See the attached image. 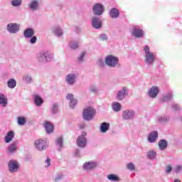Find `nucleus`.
Returning a JSON list of instances; mask_svg holds the SVG:
<instances>
[{
  "mask_svg": "<svg viewBox=\"0 0 182 182\" xmlns=\"http://www.w3.org/2000/svg\"><path fill=\"white\" fill-rule=\"evenodd\" d=\"M39 63H48L53 60V53L48 50L41 51L36 55Z\"/></svg>",
  "mask_w": 182,
  "mask_h": 182,
  "instance_id": "obj_1",
  "label": "nucleus"
},
{
  "mask_svg": "<svg viewBox=\"0 0 182 182\" xmlns=\"http://www.w3.org/2000/svg\"><path fill=\"white\" fill-rule=\"evenodd\" d=\"M144 50L145 52V63L146 65H153L156 59L154 53L150 52V48L148 46H144Z\"/></svg>",
  "mask_w": 182,
  "mask_h": 182,
  "instance_id": "obj_2",
  "label": "nucleus"
},
{
  "mask_svg": "<svg viewBox=\"0 0 182 182\" xmlns=\"http://www.w3.org/2000/svg\"><path fill=\"white\" fill-rule=\"evenodd\" d=\"M105 62L108 68H116L119 65V58L109 55L105 57Z\"/></svg>",
  "mask_w": 182,
  "mask_h": 182,
  "instance_id": "obj_3",
  "label": "nucleus"
},
{
  "mask_svg": "<svg viewBox=\"0 0 182 182\" xmlns=\"http://www.w3.org/2000/svg\"><path fill=\"white\" fill-rule=\"evenodd\" d=\"M95 113H96V110H95L93 107H87L83 111L82 117L84 120L89 122L92 120V119H93V116H95Z\"/></svg>",
  "mask_w": 182,
  "mask_h": 182,
  "instance_id": "obj_4",
  "label": "nucleus"
},
{
  "mask_svg": "<svg viewBox=\"0 0 182 182\" xmlns=\"http://www.w3.org/2000/svg\"><path fill=\"white\" fill-rule=\"evenodd\" d=\"M99 166V163L95 161H87L83 164L82 168L84 171L89 173V171H93Z\"/></svg>",
  "mask_w": 182,
  "mask_h": 182,
  "instance_id": "obj_5",
  "label": "nucleus"
},
{
  "mask_svg": "<svg viewBox=\"0 0 182 182\" xmlns=\"http://www.w3.org/2000/svg\"><path fill=\"white\" fill-rule=\"evenodd\" d=\"M134 116H136V112L133 109H127L122 112V117L124 120H133L134 119Z\"/></svg>",
  "mask_w": 182,
  "mask_h": 182,
  "instance_id": "obj_6",
  "label": "nucleus"
},
{
  "mask_svg": "<svg viewBox=\"0 0 182 182\" xmlns=\"http://www.w3.org/2000/svg\"><path fill=\"white\" fill-rule=\"evenodd\" d=\"M34 146L36 150L42 151V150H46V147H48V141L45 139H39L35 141Z\"/></svg>",
  "mask_w": 182,
  "mask_h": 182,
  "instance_id": "obj_7",
  "label": "nucleus"
},
{
  "mask_svg": "<svg viewBox=\"0 0 182 182\" xmlns=\"http://www.w3.org/2000/svg\"><path fill=\"white\" fill-rule=\"evenodd\" d=\"M9 173H18L19 171V163L16 160L11 159L8 163Z\"/></svg>",
  "mask_w": 182,
  "mask_h": 182,
  "instance_id": "obj_8",
  "label": "nucleus"
},
{
  "mask_svg": "<svg viewBox=\"0 0 182 182\" xmlns=\"http://www.w3.org/2000/svg\"><path fill=\"white\" fill-rule=\"evenodd\" d=\"M65 80L68 86H73L76 83V80H77V74L75 73H69L65 76Z\"/></svg>",
  "mask_w": 182,
  "mask_h": 182,
  "instance_id": "obj_9",
  "label": "nucleus"
},
{
  "mask_svg": "<svg viewBox=\"0 0 182 182\" xmlns=\"http://www.w3.org/2000/svg\"><path fill=\"white\" fill-rule=\"evenodd\" d=\"M20 28L21 25L16 23H10L6 26V31L7 32H9V33H12L13 35H15L16 33H18V32H19Z\"/></svg>",
  "mask_w": 182,
  "mask_h": 182,
  "instance_id": "obj_10",
  "label": "nucleus"
},
{
  "mask_svg": "<svg viewBox=\"0 0 182 182\" xmlns=\"http://www.w3.org/2000/svg\"><path fill=\"white\" fill-rule=\"evenodd\" d=\"M92 12L94 15L100 16L105 12V6L100 3H96L92 6Z\"/></svg>",
  "mask_w": 182,
  "mask_h": 182,
  "instance_id": "obj_11",
  "label": "nucleus"
},
{
  "mask_svg": "<svg viewBox=\"0 0 182 182\" xmlns=\"http://www.w3.org/2000/svg\"><path fill=\"white\" fill-rule=\"evenodd\" d=\"M132 36H134V38H143L144 36V31H143L140 27L136 26L132 31Z\"/></svg>",
  "mask_w": 182,
  "mask_h": 182,
  "instance_id": "obj_12",
  "label": "nucleus"
},
{
  "mask_svg": "<svg viewBox=\"0 0 182 182\" xmlns=\"http://www.w3.org/2000/svg\"><path fill=\"white\" fill-rule=\"evenodd\" d=\"M126 96H129V91L126 87H123L122 90L118 91L116 97L117 100H124Z\"/></svg>",
  "mask_w": 182,
  "mask_h": 182,
  "instance_id": "obj_13",
  "label": "nucleus"
},
{
  "mask_svg": "<svg viewBox=\"0 0 182 182\" xmlns=\"http://www.w3.org/2000/svg\"><path fill=\"white\" fill-rule=\"evenodd\" d=\"M28 7L30 9V11H39V9L41 8L39 0H31L28 4Z\"/></svg>",
  "mask_w": 182,
  "mask_h": 182,
  "instance_id": "obj_14",
  "label": "nucleus"
},
{
  "mask_svg": "<svg viewBox=\"0 0 182 182\" xmlns=\"http://www.w3.org/2000/svg\"><path fill=\"white\" fill-rule=\"evenodd\" d=\"M18 142H13L7 147V153L8 154H14L18 151Z\"/></svg>",
  "mask_w": 182,
  "mask_h": 182,
  "instance_id": "obj_15",
  "label": "nucleus"
},
{
  "mask_svg": "<svg viewBox=\"0 0 182 182\" xmlns=\"http://www.w3.org/2000/svg\"><path fill=\"white\" fill-rule=\"evenodd\" d=\"M159 139V132L157 131H153L148 135V141L149 143H156Z\"/></svg>",
  "mask_w": 182,
  "mask_h": 182,
  "instance_id": "obj_16",
  "label": "nucleus"
},
{
  "mask_svg": "<svg viewBox=\"0 0 182 182\" xmlns=\"http://www.w3.org/2000/svg\"><path fill=\"white\" fill-rule=\"evenodd\" d=\"M159 87L153 86L149 90L148 95L149 97L154 99L155 97H157V95H159Z\"/></svg>",
  "mask_w": 182,
  "mask_h": 182,
  "instance_id": "obj_17",
  "label": "nucleus"
},
{
  "mask_svg": "<svg viewBox=\"0 0 182 182\" xmlns=\"http://www.w3.org/2000/svg\"><path fill=\"white\" fill-rule=\"evenodd\" d=\"M92 25L95 29H100L102 28V20L99 17L95 16L92 19Z\"/></svg>",
  "mask_w": 182,
  "mask_h": 182,
  "instance_id": "obj_18",
  "label": "nucleus"
},
{
  "mask_svg": "<svg viewBox=\"0 0 182 182\" xmlns=\"http://www.w3.org/2000/svg\"><path fill=\"white\" fill-rule=\"evenodd\" d=\"M86 144H87V141L86 140L85 136H78L77 139V145L80 149H85L86 147Z\"/></svg>",
  "mask_w": 182,
  "mask_h": 182,
  "instance_id": "obj_19",
  "label": "nucleus"
},
{
  "mask_svg": "<svg viewBox=\"0 0 182 182\" xmlns=\"http://www.w3.org/2000/svg\"><path fill=\"white\" fill-rule=\"evenodd\" d=\"M34 35H35V30H33V28H28L23 32V36L27 39L32 38V36H33Z\"/></svg>",
  "mask_w": 182,
  "mask_h": 182,
  "instance_id": "obj_20",
  "label": "nucleus"
},
{
  "mask_svg": "<svg viewBox=\"0 0 182 182\" xmlns=\"http://www.w3.org/2000/svg\"><path fill=\"white\" fill-rule=\"evenodd\" d=\"M33 97L34 104L36 105V106H37V107H41V106L43 105V99H42L41 96L38 95H35L33 96Z\"/></svg>",
  "mask_w": 182,
  "mask_h": 182,
  "instance_id": "obj_21",
  "label": "nucleus"
},
{
  "mask_svg": "<svg viewBox=\"0 0 182 182\" xmlns=\"http://www.w3.org/2000/svg\"><path fill=\"white\" fill-rule=\"evenodd\" d=\"M119 15L120 12L119 11V9H117V8H112L109 11V16H111V18H112L113 19L119 18Z\"/></svg>",
  "mask_w": 182,
  "mask_h": 182,
  "instance_id": "obj_22",
  "label": "nucleus"
},
{
  "mask_svg": "<svg viewBox=\"0 0 182 182\" xmlns=\"http://www.w3.org/2000/svg\"><path fill=\"white\" fill-rule=\"evenodd\" d=\"M55 145L58 147V151H61L62 149H63V137H58L55 140Z\"/></svg>",
  "mask_w": 182,
  "mask_h": 182,
  "instance_id": "obj_23",
  "label": "nucleus"
},
{
  "mask_svg": "<svg viewBox=\"0 0 182 182\" xmlns=\"http://www.w3.org/2000/svg\"><path fill=\"white\" fill-rule=\"evenodd\" d=\"M14 137H15V134L14 131H10L7 133L4 138V141L6 143H11V140H14Z\"/></svg>",
  "mask_w": 182,
  "mask_h": 182,
  "instance_id": "obj_24",
  "label": "nucleus"
},
{
  "mask_svg": "<svg viewBox=\"0 0 182 182\" xmlns=\"http://www.w3.org/2000/svg\"><path fill=\"white\" fill-rule=\"evenodd\" d=\"M6 105H8V98L5 95L0 92V106L6 107Z\"/></svg>",
  "mask_w": 182,
  "mask_h": 182,
  "instance_id": "obj_25",
  "label": "nucleus"
},
{
  "mask_svg": "<svg viewBox=\"0 0 182 182\" xmlns=\"http://www.w3.org/2000/svg\"><path fill=\"white\" fill-rule=\"evenodd\" d=\"M156 120L159 123H168V122L170 120V117L166 115H161L157 117Z\"/></svg>",
  "mask_w": 182,
  "mask_h": 182,
  "instance_id": "obj_26",
  "label": "nucleus"
},
{
  "mask_svg": "<svg viewBox=\"0 0 182 182\" xmlns=\"http://www.w3.org/2000/svg\"><path fill=\"white\" fill-rule=\"evenodd\" d=\"M158 146L159 149L162 151L166 150L167 149V146H168V143L167 142V141H166V139H161L158 142Z\"/></svg>",
  "mask_w": 182,
  "mask_h": 182,
  "instance_id": "obj_27",
  "label": "nucleus"
},
{
  "mask_svg": "<svg viewBox=\"0 0 182 182\" xmlns=\"http://www.w3.org/2000/svg\"><path fill=\"white\" fill-rule=\"evenodd\" d=\"M109 129H110V124L107 122H102L100 127L101 133H106Z\"/></svg>",
  "mask_w": 182,
  "mask_h": 182,
  "instance_id": "obj_28",
  "label": "nucleus"
},
{
  "mask_svg": "<svg viewBox=\"0 0 182 182\" xmlns=\"http://www.w3.org/2000/svg\"><path fill=\"white\" fill-rule=\"evenodd\" d=\"M146 157L149 160H156V157H157V152L154 150H149L146 153Z\"/></svg>",
  "mask_w": 182,
  "mask_h": 182,
  "instance_id": "obj_29",
  "label": "nucleus"
},
{
  "mask_svg": "<svg viewBox=\"0 0 182 182\" xmlns=\"http://www.w3.org/2000/svg\"><path fill=\"white\" fill-rule=\"evenodd\" d=\"M44 127L48 134H50V133L53 132L54 127H53V124H52L50 122H46L44 124Z\"/></svg>",
  "mask_w": 182,
  "mask_h": 182,
  "instance_id": "obj_30",
  "label": "nucleus"
},
{
  "mask_svg": "<svg viewBox=\"0 0 182 182\" xmlns=\"http://www.w3.org/2000/svg\"><path fill=\"white\" fill-rule=\"evenodd\" d=\"M53 31L54 32L55 36H58V38L63 35V31H62V28H60L59 26H55L53 28Z\"/></svg>",
  "mask_w": 182,
  "mask_h": 182,
  "instance_id": "obj_31",
  "label": "nucleus"
},
{
  "mask_svg": "<svg viewBox=\"0 0 182 182\" xmlns=\"http://www.w3.org/2000/svg\"><path fill=\"white\" fill-rule=\"evenodd\" d=\"M107 178L109 180V181H120V178L119 176L114 174V173H111L107 176Z\"/></svg>",
  "mask_w": 182,
  "mask_h": 182,
  "instance_id": "obj_32",
  "label": "nucleus"
},
{
  "mask_svg": "<svg viewBox=\"0 0 182 182\" xmlns=\"http://www.w3.org/2000/svg\"><path fill=\"white\" fill-rule=\"evenodd\" d=\"M112 109L114 112H120L122 110V105L117 102H114L112 105Z\"/></svg>",
  "mask_w": 182,
  "mask_h": 182,
  "instance_id": "obj_33",
  "label": "nucleus"
},
{
  "mask_svg": "<svg viewBox=\"0 0 182 182\" xmlns=\"http://www.w3.org/2000/svg\"><path fill=\"white\" fill-rule=\"evenodd\" d=\"M7 86L9 89H15V87H16V80L14 78H11L7 82Z\"/></svg>",
  "mask_w": 182,
  "mask_h": 182,
  "instance_id": "obj_34",
  "label": "nucleus"
},
{
  "mask_svg": "<svg viewBox=\"0 0 182 182\" xmlns=\"http://www.w3.org/2000/svg\"><path fill=\"white\" fill-rule=\"evenodd\" d=\"M10 4L14 8H18L22 5V0H11Z\"/></svg>",
  "mask_w": 182,
  "mask_h": 182,
  "instance_id": "obj_35",
  "label": "nucleus"
},
{
  "mask_svg": "<svg viewBox=\"0 0 182 182\" xmlns=\"http://www.w3.org/2000/svg\"><path fill=\"white\" fill-rule=\"evenodd\" d=\"M171 99H173V94L169 92L163 96V97L161 99V102H168V100H171Z\"/></svg>",
  "mask_w": 182,
  "mask_h": 182,
  "instance_id": "obj_36",
  "label": "nucleus"
},
{
  "mask_svg": "<svg viewBox=\"0 0 182 182\" xmlns=\"http://www.w3.org/2000/svg\"><path fill=\"white\" fill-rule=\"evenodd\" d=\"M50 112L52 114H56V113L59 112V107L58 106L57 103H54L52 105Z\"/></svg>",
  "mask_w": 182,
  "mask_h": 182,
  "instance_id": "obj_37",
  "label": "nucleus"
},
{
  "mask_svg": "<svg viewBox=\"0 0 182 182\" xmlns=\"http://www.w3.org/2000/svg\"><path fill=\"white\" fill-rule=\"evenodd\" d=\"M17 123L19 126H23L26 123V118L24 117H18L17 118Z\"/></svg>",
  "mask_w": 182,
  "mask_h": 182,
  "instance_id": "obj_38",
  "label": "nucleus"
},
{
  "mask_svg": "<svg viewBox=\"0 0 182 182\" xmlns=\"http://www.w3.org/2000/svg\"><path fill=\"white\" fill-rule=\"evenodd\" d=\"M69 46L70 49H77V48H79V43L77 42L71 41L70 42Z\"/></svg>",
  "mask_w": 182,
  "mask_h": 182,
  "instance_id": "obj_39",
  "label": "nucleus"
},
{
  "mask_svg": "<svg viewBox=\"0 0 182 182\" xmlns=\"http://www.w3.org/2000/svg\"><path fill=\"white\" fill-rule=\"evenodd\" d=\"M98 38L105 42V41H107V39H109V36H107V34L102 33L98 36Z\"/></svg>",
  "mask_w": 182,
  "mask_h": 182,
  "instance_id": "obj_40",
  "label": "nucleus"
},
{
  "mask_svg": "<svg viewBox=\"0 0 182 182\" xmlns=\"http://www.w3.org/2000/svg\"><path fill=\"white\" fill-rule=\"evenodd\" d=\"M77 105V100L73 99L71 101H70V107L71 109H75V106Z\"/></svg>",
  "mask_w": 182,
  "mask_h": 182,
  "instance_id": "obj_41",
  "label": "nucleus"
},
{
  "mask_svg": "<svg viewBox=\"0 0 182 182\" xmlns=\"http://www.w3.org/2000/svg\"><path fill=\"white\" fill-rule=\"evenodd\" d=\"M175 173L176 174H178V173H181L182 171V166L181 165H176L173 168Z\"/></svg>",
  "mask_w": 182,
  "mask_h": 182,
  "instance_id": "obj_42",
  "label": "nucleus"
},
{
  "mask_svg": "<svg viewBox=\"0 0 182 182\" xmlns=\"http://www.w3.org/2000/svg\"><path fill=\"white\" fill-rule=\"evenodd\" d=\"M127 168L128 170H130L131 171H134V170L136 169V167L134 166V164L133 163H129L127 165Z\"/></svg>",
  "mask_w": 182,
  "mask_h": 182,
  "instance_id": "obj_43",
  "label": "nucleus"
},
{
  "mask_svg": "<svg viewBox=\"0 0 182 182\" xmlns=\"http://www.w3.org/2000/svg\"><path fill=\"white\" fill-rule=\"evenodd\" d=\"M23 79H25L26 83H32V77L31 75L24 76Z\"/></svg>",
  "mask_w": 182,
  "mask_h": 182,
  "instance_id": "obj_44",
  "label": "nucleus"
},
{
  "mask_svg": "<svg viewBox=\"0 0 182 182\" xmlns=\"http://www.w3.org/2000/svg\"><path fill=\"white\" fill-rule=\"evenodd\" d=\"M171 109L172 110H173L174 112L177 111V110H180V106H178V105L176 104V103H173L171 105Z\"/></svg>",
  "mask_w": 182,
  "mask_h": 182,
  "instance_id": "obj_45",
  "label": "nucleus"
},
{
  "mask_svg": "<svg viewBox=\"0 0 182 182\" xmlns=\"http://www.w3.org/2000/svg\"><path fill=\"white\" fill-rule=\"evenodd\" d=\"M97 64L99 65V66H100L101 68H103V66H105V61L103 60V59L100 58L97 61Z\"/></svg>",
  "mask_w": 182,
  "mask_h": 182,
  "instance_id": "obj_46",
  "label": "nucleus"
},
{
  "mask_svg": "<svg viewBox=\"0 0 182 182\" xmlns=\"http://www.w3.org/2000/svg\"><path fill=\"white\" fill-rule=\"evenodd\" d=\"M45 167H50V158L48 157L45 161Z\"/></svg>",
  "mask_w": 182,
  "mask_h": 182,
  "instance_id": "obj_47",
  "label": "nucleus"
},
{
  "mask_svg": "<svg viewBox=\"0 0 182 182\" xmlns=\"http://www.w3.org/2000/svg\"><path fill=\"white\" fill-rule=\"evenodd\" d=\"M36 41H37L36 36H33L30 39V43H31L32 45H34V43H36Z\"/></svg>",
  "mask_w": 182,
  "mask_h": 182,
  "instance_id": "obj_48",
  "label": "nucleus"
},
{
  "mask_svg": "<svg viewBox=\"0 0 182 182\" xmlns=\"http://www.w3.org/2000/svg\"><path fill=\"white\" fill-rule=\"evenodd\" d=\"M85 53L82 52L78 58L79 62H83V58H85Z\"/></svg>",
  "mask_w": 182,
  "mask_h": 182,
  "instance_id": "obj_49",
  "label": "nucleus"
},
{
  "mask_svg": "<svg viewBox=\"0 0 182 182\" xmlns=\"http://www.w3.org/2000/svg\"><path fill=\"white\" fill-rule=\"evenodd\" d=\"M63 175L62 173H59L55 176V181H59V180H62Z\"/></svg>",
  "mask_w": 182,
  "mask_h": 182,
  "instance_id": "obj_50",
  "label": "nucleus"
},
{
  "mask_svg": "<svg viewBox=\"0 0 182 182\" xmlns=\"http://www.w3.org/2000/svg\"><path fill=\"white\" fill-rule=\"evenodd\" d=\"M90 92H92V93H96L97 92V88L95 86H92L90 88Z\"/></svg>",
  "mask_w": 182,
  "mask_h": 182,
  "instance_id": "obj_51",
  "label": "nucleus"
},
{
  "mask_svg": "<svg viewBox=\"0 0 182 182\" xmlns=\"http://www.w3.org/2000/svg\"><path fill=\"white\" fill-rule=\"evenodd\" d=\"M66 97H67L68 100H70V101L73 100V99H74L73 94H70V93H68Z\"/></svg>",
  "mask_w": 182,
  "mask_h": 182,
  "instance_id": "obj_52",
  "label": "nucleus"
},
{
  "mask_svg": "<svg viewBox=\"0 0 182 182\" xmlns=\"http://www.w3.org/2000/svg\"><path fill=\"white\" fill-rule=\"evenodd\" d=\"M171 170H173V168L171 167V166H168L166 169V173L168 174L171 173Z\"/></svg>",
  "mask_w": 182,
  "mask_h": 182,
  "instance_id": "obj_53",
  "label": "nucleus"
},
{
  "mask_svg": "<svg viewBox=\"0 0 182 182\" xmlns=\"http://www.w3.org/2000/svg\"><path fill=\"white\" fill-rule=\"evenodd\" d=\"M75 154L77 157H79V156H80V150L76 149L75 151Z\"/></svg>",
  "mask_w": 182,
  "mask_h": 182,
  "instance_id": "obj_54",
  "label": "nucleus"
},
{
  "mask_svg": "<svg viewBox=\"0 0 182 182\" xmlns=\"http://www.w3.org/2000/svg\"><path fill=\"white\" fill-rule=\"evenodd\" d=\"M85 126H86V124H85V123H81V124H79V127L81 129H85Z\"/></svg>",
  "mask_w": 182,
  "mask_h": 182,
  "instance_id": "obj_55",
  "label": "nucleus"
},
{
  "mask_svg": "<svg viewBox=\"0 0 182 182\" xmlns=\"http://www.w3.org/2000/svg\"><path fill=\"white\" fill-rule=\"evenodd\" d=\"M87 134L85 132H82L79 137H85Z\"/></svg>",
  "mask_w": 182,
  "mask_h": 182,
  "instance_id": "obj_56",
  "label": "nucleus"
},
{
  "mask_svg": "<svg viewBox=\"0 0 182 182\" xmlns=\"http://www.w3.org/2000/svg\"><path fill=\"white\" fill-rule=\"evenodd\" d=\"M173 182H181L179 179L176 178Z\"/></svg>",
  "mask_w": 182,
  "mask_h": 182,
  "instance_id": "obj_57",
  "label": "nucleus"
}]
</instances>
